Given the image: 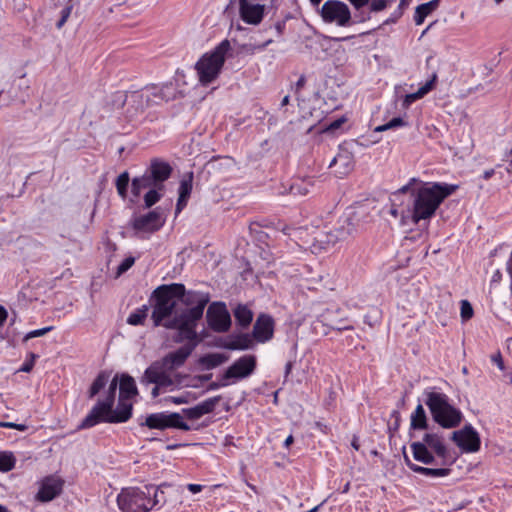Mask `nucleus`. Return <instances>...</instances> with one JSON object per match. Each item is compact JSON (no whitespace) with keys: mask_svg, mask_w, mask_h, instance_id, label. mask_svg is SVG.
<instances>
[{"mask_svg":"<svg viewBox=\"0 0 512 512\" xmlns=\"http://www.w3.org/2000/svg\"><path fill=\"white\" fill-rule=\"evenodd\" d=\"M152 298L154 304L151 319L154 326L176 330V341L188 342L163 359V365L168 369L180 367L198 343L196 328L209 302V295L198 291H186L183 284L172 283L157 287Z\"/></svg>","mask_w":512,"mask_h":512,"instance_id":"obj_1","label":"nucleus"},{"mask_svg":"<svg viewBox=\"0 0 512 512\" xmlns=\"http://www.w3.org/2000/svg\"><path fill=\"white\" fill-rule=\"evenodd\" d=\"M458 188L457 184L424 182L417 178H411L404 186L394 192V198L397 200L409 193V214L405 216V219H412V225H417L421 221H430L444 200Z\"/></svg>","mask_w":512,"mask_h":512,"instance_id":"obj_2","label":"nucleus"},{"mask_svg":"<svg viewBox=\"0 0 512 512\" xmlns=\"http://www.w3.org/2000/svg\"><path fill=\"white\" fill-rule=\"evenodd\" d=\"M118 386L117 376L110 385L105 399L99 400L89 411L86 417L79 424V429H88L99 423H123L132 415V404L130 399L120 398L116 408L113 410L115 394Z\"/></svg>","mask_w":512,"mask_h":512,"instance_id":"obj_3","label":"nucleus"},{"mask_svg":"<svg viewBox=\"0 0 512 512\" xmlns=\"http://www.w3.org/2000/svg\"><path fill=\"white\" fill-rule=\"evenodd\" d=\"M424 403L432 420L443 429H455L464 420V414L452 399L438 387H427L423 391Z\"/></svg>","mask_w":512,"mask_h":512,"instance_id":"obj_4","label":"nucleus"},{"mask_svg":"<svg viewBox=\"0 0 512 512\" xmlns=\"http://www.w3.org/2000/svg\"><path fill=\"white\" fill-rule=\"evenodd\" d=\"M116 501L121 512H150L161 507L166 499L159 487L146 485L122 488Z\"/></svg>","mask_w":512,"mask_h":512,"instance_id":"obj_5","label":"nucleus"},{"mask_svg":"<svg viewBox=\"0 0 512 512\" xmlns=\"http://www.w3.org/2000/svg\"><path fill=\"white\" fill-rule=\"evenodd\" d=\"M410 448L413 458L425 465L449 466L455 460L445 437L437 432L425 433L420 441L412 442Z\"/></svg>","mask_w":512,"mask_h":512,"instance_id":"obj_6","label":"nucleus"},{"mask_svg":"<svg viewBox=\"0 0 512 512\" xmlns=\"http://www.w3.org/2000/svg\"><path fill=\"white\" fill-rule=\"evenodd\" d=\"M231 44L229 40H222L213 50L205 53L195 64L199 82L208 85L220 74Z\"/></svg>","mask_w":512,"mask_h":512,"instance_id":"obj_7","label":"nucleus"},{"mask_svg":"<svg viewBox=\"0 0 512 512\" xmlns=\"http://www.w3.org/2000/svg\"><path fill=\"white\" fill-rule=\"evenodd\" d=\"M256 368V357L244 355L237 359L222 375L221 386H229L236 381L242 380L253 374Z\"/></svg>","mask_w":512,"mask_h":512,"instance_id":"obj_8","label":"nucleus"},{"mask_svg":"<svg viewBox=\"0 0 512 512\" xmlns=\"http://www.w3.org/2000/svg\"><path fill=\"white\" fill-rule=\"evenodd\" d=\"M320 14L323 21L328 24L346 27L351 23V12L349 7L347 4L339 0L326 1L321 7Z\"/></svg>","mask_w":512,"mask_h":512,"instance_id":"obj_9","label":"nucleus"},{"mask_svg":"<svg viewBox=\"0 0 512 512\" xmlns=\"http://www.w3.org/2000/svg\"><path fill=\"white\" fill-rule=\"evenodd\" d=\"M144 425L150 429L164 430L166 428H177L189 431L191 427L184 421L179 413H152L145 419Z\"/></svg>","mask_w":512,"mask_h":512,"instance_id":"obj_10","label":"nucleus"},{"mask_svg":"<svg viewBox=\"0 0 512 512\" xmlns=\"http://www.w3.org/2000/svg\"><path fill=\"white\" fill-rule=\"evenodd\" d=\"M451 439L463 453H475L480 449V436L471 424H467L462 429L454 431Z\"/></svg>","mask_w":512,"mask_h":512,"instance_id":"obj_11","label":"nucleus"},{"mask_svg":"<svg viewBox=\"0 0 512 512\" xmlns=\"http://www.w3.org/2000/svg\"><path fill=\"white\" fill-rule=\"evenodd\" d=\"M209 327L215 332H226L231 326V317L223 302H213L206 313Z\"/></svg>","mask_w":512,"mask_h":512,"instance_id":"obj_12","label":"nucleus"},{"mask_svg":"<svg viewBox=\"0 0 512 512\" xmlns=\"http://www.w3.org/2000/svg\"><path fill=\"white\" fill-rule=\"evenodd\" d=\"M64 481L60 476L49 475L38 481V492L35 500L47 503L57 498L63 490Z\"/></svg>","mask_w":512,"mask_h":512,"instance_id":"obj_13","label":"nucleus"},{"mask_svg":"<svg viewBox=\"0 0 512 512\" xmlns=\"http://www.w3.org/2000/svg\"><path fill=\"white\" fill-rule=\"evenodd\" d=\"M239 15L243 22L249 25H258L264 17V5L254 0H238Z\"/></svg>","mask_w":512,"mask_h":512,"instance_id":"obj_14","label":"nucleus"},{"mask_svg":"<svg viewBox=\"0 0 512 512\" xmlns=\"http://www.w3.org/2000/svg\"><path fill=\"white\" fill-rule=\"evenodd\" d=\"M165 366L158 362L151 364L144 372L141 383L144 385L154 384L162 386H174V382L170 375L165 371Z\"/></svg>","mask_w":512,"mask_h":512,"instance_id":"obj_15","label":"nucleus"},{"mask_svg":"<svg viewBox=\"0 0 512 512\" xmlns=\"http://www.w3.org/2000/svg\"><path fill=\"white\" fill-rule=\"evenodd\" d=\"M164 224L160 213L150 211L147 214L137 216L132 221V227L138 232H154L159 230Z\"/></svg>","mask_w":512,"mask_h":512,"instance_id":"obj_16","label":"nucleus"},{"mask_svg":"<svg viewBox=\"0 0 512 512\" xmlns=\"http://www.w3.org/2000/svg\"><path fill=\"white\" fill-rule=\"evenodd\" d=\"M274 321L271 316L261 314L253 327V337L260 343H265L273 337Z\"/></svg>","mask_w":512,"mask_h":512,"instance_id":"obj_17","label":"nucleus"},{"mask_svg":"<svg viewBox=\"0 0 512 512\" xmlns=\"http://www.w3.org/2000/svg\"><path fill=\"white\" fill-rule=\"evenodd\" d=\"M193 189V172L185 174L180 180L178 200L175 208L176 216L186 207Z\"/></svg>","mask_w":512,"mask_h":512,"instance_id":"obj_18","label":"nucleus"},{"mask_svg":"<svg viewBox=\"0 0 512 512\" xmlns=\"http://www.w3.org/2000/svg\"><path fill=\"white\" fill-rule=\"evenodd\" d=\"M147 172L158 187L164 188V182L170 177L172 168L167 162L156 159L151 162Z\"/></svg>","mask_w":512,"mask_h":512,"instance_id":"obj_19","label":"nucleus"},{"mask_svg":"<svg viewBox=\"0 0 512 512\" xmlns=\"http://www.w3.org/2000/svg\"><path fill=\"white\" fill-rule=\"evenodd\" d=\"M436 81L437 74L433 73L430 79L427 80L423 85H421L416 92L404 95L401 98L402 108L408 109L412 105V103L426 96L430 91L434 89Z\"/></svg>","mask_w":512,"mask_h":512,"instance_id":"obj_20","label":"nucleus"},{"mask_svg":"<svg viewBox=\"0 0 512 512\" xmlns=\"http://www.w3.org/2000/svg\"><path fill=\"white\" fill-rule=\"evenodd\" d=\"M218 400L219 397L206 399L194 407L183 409V414L190 420H198L202 416L211 413L214 410Z\"/></svg>","mask_w":512,"mask_h":512,"instance_id":"obj_21","label":"nucleus"},{"mask_svg":"<svg viewBox=\"0 0 512 512\" xmlns=\"http://www.w3.org/2000/svg\"><path fill=\"white\" fill-rule=\"evenodd\" d=\"M337 166L336 173L339 177H343L350 173L354 167L353 156L351 153L344 151L339 152L330 162L329 167Z\"/></svg>","mask_w":512,"mask_h":512,"instance_id":"obj_22","label":"nucleus"},{"mask_svg":"<svg viewBox=\"0 0 512 512\" xmlns=\"http://www.w3.org/2000/svg\"><path fill=\"white\" fill-rule=\"evenodd\" d=\"M155 187H158L157 184L146 171L142 176L135 177L132 180L131 191L135 197H139L143 190L147 189L149 191Z\"/></svg>","mask_w":512,"mask_h":512,"instance_id":"obj_23","label":"nucleus"},{"mask_svg":"<svg viewBox=\"0 0 512 512\" xmlns=\"http://www.w3.org/2000/svg\"><path fill=\"white\" fill-rule=\"evenodd\" d=\"M402 204L401 197L397 200L394 198V193L391 198V208L389 213L396 219H399V224L401 226H408L412 224V219H405V216L409 214V204L405 208H400L399 206Z\"/></svg>","mask_w":512,"mask_h":512,"instance_id":"obj_24","label":"nucleus"},{"mask_svg":"<svg viewBox=\"0 0 512 512\" xmlns=\"http://www.w3.org/2000/svg\"><path fill=\"white\" fill-rule=\"evenodd\" d=\"M428 427V419L424 407L419 403L410 416V429L426 430Z\"/></svg>","mask_w":512,"mask_h":512,"instance_id":"obj_25","label":"nucleus"},{"mask_svg":"<svg viewBox=\"0 0 512 512\" xmlns=\"http://www.w3.org/2000/svg\"><path fill=\"white\" fill-rule=\"evenodd\" d=\"M120 398L131 399L137 394V387L135 380L127 375L123 374L119 381Z\"/></svg>","mask_w":512,"mask_h":512,"instance_id":"obj_26","label":"nucleus"},{"mask_svg":"<svg viewBox=\"0 0 512 512\" xmlns=\"http://www.w3.org/2000/svg\"><path fill=\"white\" fill-rule=\"evenodd\" d=\"M158 89H160L159 85H152L143 90L141 94H136L133 97L141 98L142 101L146 102L147 106L158 105L164 102L162 95L157 91Z\"/></svg>","mask_w":512,"mask_h":512,"instance_id":"obj_27","label":"nucleus"},{"mask_svg":"<svg viewBox=\"0 0 512 512\" xmlns=\"http://www.w3.org/2000/svg\"><path fill=\"white\" fill-rule=\"evenodd\" d=\"M439 0H431L427 3L418 5L414 14V22L416 25H421L425 18L431 14L438 7Z\"/></svg>","mask_w":512,"mask_h":512,"instance_id":"obj_28","label":"nucleus"},{"mask_svg":"<svg viewBox=\"0 0 512 512\" xmlns=\"http://www.w3.org/2000/svg\"><path fill=\"white\" fill-rule=\"evenodd\" d=\"M234 317L238 325L248 327L253 320V312L247 305L239 304L234 309Z\"/></svg>","mask_w":512,"mask_h":512,"instance_id":"obj_29","label":"nucleus"},{"mask_svg":"<svg viewBox=\"0 0 512 512\" xmlns=\"http://www.w3.org/2000/svg\"><path fill=\"white\" fill-rule=\"evenodd\" d=\"M314 187V183L311 178L296 179L290 185V193L293 195L305 196L309 194Z\"/></svg>","mask_w":512,"mask_h":512,"instance_id":"obj_30","label":"nucleus"},{"mask_svg":"<svg viewBox=\"0 0 512 512\" xmlns=\"http://www.w3.org/2000/svg\"><path fill=\"white\" fill-rule=\"evenodd\" d=\"M253 336L250 334H240L233 337L230 343L227 345L228 349L231 350H247L253 346Z\"/></svg>","mask_w":512,"mask_h":512,"instance_id":"obj_31","label":"nucleus"},{"mask_svg":"<svg viewBox=\"0 0 512 512\" xmlns=\"http://www.w3.org/2000/svg\"><path fill=\"white\" fill-rule=\"evenodd\" d=\"M450 471L451 470L449 468H445L444 466L440 467V468H428V467H423V466L413 467V472L427 476V477H431V478L446 477L450 474Z\"/></svg>","mask_w":512,"mask_h":512,"instance_id":"obj_32","label":"nucleus"},{"mask_svg":"<svg viewBox=\"0 0 512 512\" xmlns=\"http://www.w3.org/2000/svg\"><path fill=\"white\" fill-rule=\"evenodd\" d=\"M16 457L11 451H0V472H9L16 465Z\"/></svg>","mask_w":512,"mask_h":512,"instance_id":"obj_33","label":"nucleus"},{"mask_svg":"<svg viewBox=\"0 0 512 512\" xmlns=\"http://www.w3.org/2000/svg\"><path fill=\"white\" fill-rule=\"evenodd\" d=\"M148 313V306L142 305L141 307L137 308L135 311H133L127 318V323L133 326L141 325L143 324L144 320L147 317Z\"/></svg>","mask_w":512,"mask_h":512,"instance_id":"obj_34","label":"nucleus"},{"mask_svg":"<svg viewBox=\"0 0 512 512\" xmlns=\"http://www.w3.org/2000/svg\"><path fill=\"white\" fill-rule=\"evenodd\" d=\"M129 173L127 171L121 173L115 182L117 192L122 199H126L129 186Z\"/></svg>","mask_w":512,"mask_h":512,"instance_id":"obj_35","label":"nucleus"},{"mask_svg":"<svg viewBox=\"0 0 512 512\" xmlns=\"http://www.w3.org/2000/svg\"><path fill=\"white\" fill-rule=\"evenodd\" d=\"M157 91H159V93L162 95V99L164 100V102L174 100L180 94V92L177 90L176 86L173 83H166L160 85V89H158Z\"/></svg>","mask_w":512,"mask_h":512,"instance_id":"obj_36","label":"nucleus"},{"mask_svg":"<svg viewBox=\"0 0 512 512\" xmlns=\"http://www.w3.org/2000/svg\"><path fill=\"white\" fill-rule=\"evenodd\" d=\"M272 42V39H268L261 44L246 43L241 46V51L246 55H254L258 52L264 51Z\"/></svg>","mask_w":512,"mask_h":512,"instance_id":"obj_37","label":"nucleus"},{"mask_svg":"<svg viewBox=\"0 0 512 512\" xmlns=\"http://www.w3.org/2000/svg\"><path fill=\"white\" fill-rule=\"evenodd\" d=\"M108 379H109V375L106 373H100L96 377V379L93 381V383L90 387V391H89L90 398H93L96 394H98L100 392V390L102 388H104V386L108 382Z\"/></svg>","mask_w":512,"mask_h":512,"instance_id":"obj_38","label":"nucleus"},{"mask_svg":"<svg viewBox=\"0 0 512 512\" xmlns=\"http://www.w3.org/2000/svg\"><path fill=\"white\" fill-rule=\"evenodd\" d=\"M407 125V122L402 117H394L387 123L375 127V132H384L390 129H397Z\"/></svg>","mask_w":512,"mask_h":512,"instance_id":"obj_39","label":"nucleus"},{"mask_svg":"<svg viewBox=\"0 0 512 512\" xmlns=\"http://www.w3.org/2000/svg\"><path fill=\"white\" fill-rule=\"evenodd\" d=\"M228 357L222 353H212L204 357L203 361L209 368H214L226 362Z\"/></svg>","mask_w":512,"mask_h":512,"instance_id":"obj_40","label":"nucleus"},{"mask_svg":"<svg viewBox=\"0 0 512 512\" xmlns=\"http://www.w3.org/2000/svg\"><path fill=\"white\" fill-rule=\"evenodd\" d=\"M162 190H163V187H155V188L147 191V193L144 195V202H145L146 207H151L160 200V198L162 196V194H161Z\"/></svg>","mask_w":512,"mask_h":512,"instance_id":"obj_41","label":"nucleus"},{"mask_svg":"<svg viewBox=\"0 0 512 512\" xmlns=\"http://www.w3.org/2000/svg\"><path fill=\"white\" fill-rule=\"evenodd\" d=\"M460 314L464 321L470 319L473 316V308L467 300L461 301Z\"/></svg>","mask_w":512,"mask_h":512,"instance_id":"obj_42","label":"nucleus"},{"mask_svg":"<svg viewBox=\"0 0 512 512\" xmlns=\"http://www.w3.org/2000/svg\"><path fill=\"white\" fill-rule=\"evenodd\" d=\"M52 329H53V327L49 326V327H44L41 329L32 330L24 336V340L27 341L32 338L41 337V336L45 335L47 332L51 331Z\"/></svg>","mask_w":512,"mask_h":512,"instance_id":"obj_43","label":"nucleus"},{"mask_svg":"<svg viewBox=\"0 0 512 512\" xmlns=\"http://www.w3.org/2000/svg\"><path fill=\"white\" fill-rule=\"evenodd\" d=\"M71 12H72V6H66L65 8L62 9L61 17L58 20V22L56 23V27L58 29H60L64 26V24L67 22L68 18L70 17Z\"/></svg>","mask_w":512,"mask_h":512,"instance_id":"obj_44","label":"nucleus"},{"mask_svg":"<svg viewBox=\"0 0 512 512\" xmlns=\"http://www.w3.org/2000/svg\"><path fill=\"white\" fill-rule=\"evenodd\" d=\"M134 262H135V259L133 257L125 258L118 266L117 273L120 275V274L126 272L133 266Z\"/></svg>","mask_w":512,"mask_h":512,"instance_id":"obj_45","label":"nucleus"},{"mask_svg":"<svg viewBox=\"0 0 512 512\" xmlns=\"http://www.w3.org/2000/svg\"><path fill=\"white\" fill-rule=\"evenodd\" d=\"M0 428L15 429V430L24 432L27 429V425L26 424H18V423H14V422L0 421Z\"/></svg>","mask_w":512,"mask_h":512,"instance_id":"obj_46","label":"nucleus"},{"mask_svg":"<svg viewBox=\"0 0 512 512\" xmlns=\"http://www.w3.org/2000/svg\"><path fill=\"white\" fill-rule=\"evenodd\" d=\"M387 0H372L370 3V10L373 12H379L387 7Z\"/></svg>","mask_w":512,"mask_h":512,"instance_id":"obj_47","label":"nucleus"},{"mask_svg":"<svg viewBox=\"0 0 512 512\" xmlns=\"http://www.w3.org/2000/svg\"><path fill=\"white\" fill-rule=\"evenodd\" d=\"M37 356L35 354H31V360H26L21 368H20V371L22 372H30L34 366V360Z\"/></svg>","mask_w":512,"mask_h":512,"instance_id":"obj_48","label":"nucleus"},{"mask_svg":"<svg viewBox=\"0 0 512 512\" xmlns=\"http://www.w3.org/2000/svg\"><path fill=\"white\" fill-rule=\"evenodd\" d=\"M306 84V77L304 75H301L295 85L293 86V89L295 91V94H299L300 90L305 86Z\"/></svg>","mask_w":512,"mask_h":512,"instance_id":"obj_49","label":"nucleus"},{"mask_svg":"<svg viewBox=\"0 0 512 512\" xmlns=\"http://www.w3.org/2000/svg\"><path fill=\"white\" fill-rule=\"evenodd\" d=\"M345 122V118H339V119H336L334 121H332L329 125H328V130H331V131H334V130H337L338 128L341 127V125Z\"/></svg>","mask_w":512,"mask_h":512,"instance_id":"obj_50","label":"nucleus"},{"mask_svg":"<svg viewBox=\"0 0 512 512\" xmlns=\"http://www.w3.org/2000/svg\"><path fill=\"white\" fill-rule=\"evenodd\" d=\"M203 488H204V486L200 485V484H188L187 485L188 491H190L192 494L201 492L203 490Z\"/></svg>","mask_w":512,"mask_h":512,"instance_id":"obj_51","label":"nucleus"},{"mask_svg":"<svg viewBox=\"0 0 512 512\" xmlns=\"http://www.w3.org/2000/svg\"><path fill=\"white\" fill-rule=\"evenodd\" d=\"M171 388L170 386L155 385L151 391L152 397L156 398L162 390Z\"/></svg>","mask_w":512,"mask_h":512,"instance_id":"obj_52","label":"nucleus"},{"mask_svg":"<svg viewBox=\"0 0 512 512\" xmlns=\"http://www.w3.org/2000/svg\"><path fill=\"white\" fill-rule=\"evenodd\" d=\"M350 3L354 6L356 10L366 6L369 3V0H349Z\"/></svg>","mask_w":512,"mask_h":512,"instance_id":"obj_53","label":"nucleus"},{"mask_svg":"<svg viewBox=\"0 0 512 512\" xmlns=\"http://www.w3.org/2000/svg\"><path fill=\"white\" fill-rule=\"evenodd\" d=\"M7 317H8L7 310L3 306L0 305V327H2L5 324Z\"/></svg>","mask_w":512,"mask_h":512,"instance_id":"obj_54","label":"nucleus"},{"mask_svg":"<svg viewBox=\"0 0 512 512\" xmlns=\"http://www.w3.org/2000/svg\"><path fill=\"white\" fill-rule=\"evenodd\" d=\"M492 361L499 367V369L503 370L504 363L500 354L492 356Z\"/></svg>","mask_w":512,"mask_h":512,"instance_id":"obj_55","label":"nucleus"},{"mask_svg":"<svg viewBox=\"0 0 512 512\" xmlns=\"http://www.w3.org/2000/svg\"><path fill=\"white\" fill-rule=\"evenodd\" d=\"M169 401L174 404H183L187 403V398L185 396L169 397Z\"/></svg>","mask_w":512,"mask_h":512,"instance_id":"obj_56","label":"nucleus"},{"mask_svg":"<svg viewBox=\"0 0 512 512\" xmlns=\"http://www.w3.org/2000/svg\"><path fill=\"white\" fill-rule=\"evenodd\" d=\"M404 461H405V464L407 465V467H408L411 471H413V467H419V465H417V464L413 463V462L410 460V458H409L406 454H404Z\"/></svg>","mask_w":512,"mask_h":512,"instance_id":"obj_57","label":"nucleus"},{"mask_svg":"<svg viewBox=\"0 0 512 512\" xmlns=\"http://www.w3.org/2000/svg\"><path fill=\"white\" fill-rule=\"evenodd\" d=\"M293 441H294L293 436H292V435H289V436L285 439L283 446H284L285 448H289V446L293 443Z\"/></svg>","mask_w":512,"mask_h":512,"instance_id":"obj_58","label":"nucleus"},{"mask_svg":"<svg viewBox=\"0 0 512 512\" xmlns=\"http://www.w3.org/2000/svg\"><path fill=\"white\" fill-rule=\"evenodd\" d=\"M232 441H233V437L228 435V436H226V437L224 438V445H225V446L231 445V444H232Z\"/></svg>","mask_w":512,"mask_h":512,"instance_id":"obj_59","label":"nucleus"},{"mask_svg":"<svg viewBox=\"0 0 512 512\" xmlns=\"http://www.w3.org/2000/svg\"><path fill=\"white\" fill-rule=\"evenodd\" d=\"M289 101H290V97H289L288 95H286V96L282 99V101H281V106H282V107H284V106L288 105V104H289Z\"/></svg>","mask_w":512,"mask_h":512,"instance_id":"obj_60","label":"nucleus"},{"mask_svg":"<svg viewBox=\"0 0 512 512\" xmlns=\"http://www.w3.org/2000/svg\"><path fill=\"white\" fill-rule=\"evenodd\" d=\"M220 387H222L221 386V381L219 383H212V384H210V389H212V390L218 389Z\"/></svg>","mask_w":512,"mask_h":512,"instance_id":"obj_61","label":"nucleus"},{"mask_svg":"<svg viewBox=\"0 0 512 512\" xmlns=\"http://www.w3.org/2000/svg\"><path fill=\"white\" fill-rule=\"evenodd\" d=\"M493 173H494V171H493V170L485 171V173H484V178H485V179L490 178V177L493 175Z\"/></svg>","mask_w":512,"mask_h":512,"instance_id":"obj_62","label":"nucleus"},{"mask_svg":"<svg viewBox=\"0 0 512 512\" xmlns=\"http://www.w3.org/2000/svg\"><path fill=\"white\" fill-rule=\"evenodd\" d=\"M322 0H310L313 6H318Z\"/></svg>","mask_w":512,"mask_h":512,"instance_id":"obj_63","label":"nucleus"},{"mask_svg":"<svg viewBox=\"0 0 512 512\" xmlns=\"http://www.w3.org/2000/svg\"><path fill=\"white\" fill-rule=\"evenodd\" d=\"M0 512H8V510L6 509V507L0 504Z\"/></svg>","mask_w":512,"mask_h":512,"instance_id":"obj_64","label":"nucleus"}]
</instances>
